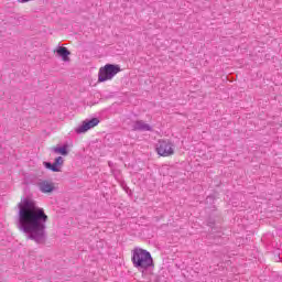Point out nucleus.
<instances>
[{
	"label": "nucleus",
	"instance_id": "nucleus-8",
	"mask_svg": "<svg viewBox=\"0 0 282 282\" xmlns=\"http://www.w3.org/2000/svg\"><path fill=\"white\" fill-rule=\"evenodd\" d=\"M37 187L41 193H52L54 191V183L50 181H40Z\"/></svg>",
	"mask_w": 282,
	"mask_h": 282
},
{
	"label": "nucleus",
	"instance_id": "nucleus-7",
	"mask_svg": "<svg viewBox=\"0 0 282 282\" xmlns=\"http://www.w3.org/2000/svg\"><path fill=\"white\" fill-rule=\"evenodd\" d=\"M132 131H153V127L142 120H137L132 123Z\"/></svg>",
	"mask_w": 282,
	"mask_h": 282
},
{
	"label": "nucleus",
	"instance_id": "nucleus-3",
	"mask_svg": "<svg viewBox=\"0 0 282 282\" xmlns=\"http://www.w3.org/2000/svg\"><path fill=\"white\" fill-rule=\"evenodd\" d=\"M121 69L119 65L116 64H106L99 69L98 82L107 83V80L113 79L117 74H120Z\"/></svg>",
	"mask_w": 282,
	"mask_h": 282
},
{
	"label": "nucleus",
	"instance_id": "nucleus-11",
	"mask_svg": "<svg viewBox=\"0 0 282 282\" xmlns=\"http://www.w3.org/2000/svg\"><path fill=\"white\" fill-rule=\"evenodd\" d=\"M30 1H34V0H18L19 3H30Z\"/></svg>",
	"mask_w": 282,
	"mask_h": 282
},
{
	"label": "nucleus",
	"instance_id": "nucleus-2",
	"mask_svg": "<svg viewBox=\"0 0 282 282\" xmlns=\"http://www.w3.org/2000/svg\"><path fill=\"white\" fill-rule=\"evenodd\" d=\"M131 261L133 264V268L139 270V272H147V270H151L153 268V257H151V252L142 249V248H135L132 251Z\"/></svg>",
	"mask_w": 282,
	"mask_h": 282
},
{
	"label": "nucleus",
	"instance_id": "nucleus-4",
	"mask_svg": "<svg viewBox=\"0 0 282 282\" xmlns=\"http://www.w3.org/2000/svg\"><path fill=\"white\" fill-rule=\"evenodd\" d=\"M156 153L162 158H169L175 153V145L169 140H159L155 145Z\"/></svg>",
	"mask_w": 282,
	"mask_h": 282
},
{
	"label": "nucleus",
	"instance_id": "nucleus-6",
	"mask_svg": "<svg viewBox=\"0 0 282 282\" xmlns=\"http://www.w3.org/2000/svg\"><path fill=\"white\" fill-rule=\"evenodd\" d=\"M65 164V159L63 156H57L54 163L44 162L45 169L53 171V173H61V167Z\"/></svg>",
	"mask_w": 282,
	"mask_h": 282
},
{
	"label": "nucleus",
	"instance_id": "nucleus-1",
	"mask_svg": "<svg viewBox=\"0 0 282 282\" xmlns=\"http://www.w3.org/2000/svg\"><path fill=\"white\" fill-rule=\"evenodd\" d=\"M18 228L26 235V239L43 245L47 241V215L36 202L23 198L19 205Z\"/></svg>",
	"mask_w": 282,
	"mask_h": 282
},
{
	"label": "nucleus",
	"instance_id": "nucleus-9",
	"mask_svg": "<svg viewBox=\"0 0 282 282\" xmlns=\"http://www.w3.org/2000/svg\"><path fill=\"white\" fill-rule=\"evenodd\" d=\"M55 52H56L57 56H61V58L64 61V63H67V61H69V54H72V53L69 52V50H67V47L58 46Z\"/></svg>",
	"mask_w": 282,
	"mask_h": 282
},
{
	"label": "nucleus",
	"instance_id": "nucleus-5",
	"mask_svg": "<svg viewBox=\"0 0 282 282\" xmlns=\"http://www.w3.org/2000/svg\"><path fill=\"white\" fill-rule=\"evenodd\" d=\"M100 124V119L99 118H91V119H86L79 124L77 128H75V133L80 134V133H87L90 129H94V127H98Z\"/></svg>",
	"mask_w": 282,
	"mask_h": 282
},
{
	"label": "nucleus",
	"instance_id": "nucleus-10",
	"mask_svg": "<svg viewBox=\"0 0 282 282\" xmlns=\"http://www.w3.org/2000/svg\"><path fill=\"white\" fill-rule=\"evenodd\" d=\"M53 153H57L59 155H69V151L67 150V144L63 147L52 148Z\"/></svg>",
	"mask_w": 282,
	"mask_h": 282
}]
</instances>
